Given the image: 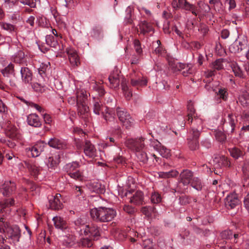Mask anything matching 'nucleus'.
I'll list each match as a JSON object with an SVG mask.
<instances>
[{
  "label": "nucleus",
  "instance_id": "47",
  "mask_svg": "<svg viewBox=\"0 0 249 249\" xmlns=\"http://www.w3.org/2000/svg\"><path fill=\"white\" fill-rule=\"evenodd\" d=\"M136 152L137 158L140 160V161L142 162L143 163H146L148 160V157L146 153L141 150Z\"/></svg>",
  "mask_w": 249,
  "mask_h": 249
},
{
  "label": "nucleus",
  "instance_id": "17",
  "mask_svg": "<svg viewBox=\"0 0 249 249\" xmlns=\"http://www.w3.org/2000/svg\"><path fill=\"white\" fill-rule=\"evenodd\" d=\"M48 144L50 147L58 149H63L67 148V144L65 141L56 137L51 138L48 141Z\"/></svg>",
  "mask_w": 249,
  "mask_h": 249
},
{
  "label": "nucleus",
  "instance_id": "11",
  "mask_svg": "<svg viewBox=\"0 0 249 249\" xmlns=\"http://www.w3.org/2000/svg\"><path fill=\"white\" fill-rule=\"evenodd\" d=\"M50 208L53 210H59L63 208V199L60 194L49 198Z\"/></svg>",
  "mask_w": 249,
  "mask_h": 249
},
{
  "label": "nucleus",
  "instance_id": "20",
  "mask_svg": "<svg viewBox=\"0 0 249 249\" xmlns=\"http://www.w3.org/2000/svg\"><path fill=\"white\" fill-rule=\"evenodd\" d=\"M139 26L140 34L143 35L154 32V29L153 24L150 22H148L145 20L142 21L139 23Z\"/></svg>",
  "mask_w": 249,
  "mask_h": 249
},
{
  "label": "nucleus",
  "instance_id": "54",
  "mask_svg": "<svg viewBox=\"0 0 249 249\" xmlns=\"http://www.w3.org/2000/svg\"><path fill=\"white\" fill-rule=\"evenodd\" d=\"M18 0H4V7L7 10H10L16 4Z\"/></svg>",
  "mask_w": 249,
  "mask_h": 249
},
{
  "label": "nucleus",
  "instance_id": "46",
  "mask_svg": "<svg viewBox=\"0 0 249 249\" xmlns=\"http://www.w3.org/2000/svg\"><path fill=\"white\" fill-rule=\"evenodd\" d=\"M69 175L71 178L76 180L82 181L84 179L83 174L79 170H77L73 173H70Z\"/></svg>",
  "mask_w": 249,
  "mask_h": 249
},
{
  "label": "nucleus",
  "instance_id": "12",
  "mask_svg": "<svg viewBox=\"0 0 249 249\" xmlns=\"http://www.w3.org/2000/svg\"><path fill=\"white\" fill-rule=\"evenodd\" d=\"M107 107V106L102 103L99 98L93 97L92 109L94 113L101 116Z\"/></svg>",
  "mask_w": 249,
  "mask_h": 249
},
{
  "label": "nucleus",
  "instance_id": "36",
  "mask_svg": "<svg viewBox=\"0 0 249 249\" xmlns=\"http://www.w3.org/2000/svg\"><path fill=\"white\" fill-rule=\"evenodd\" d=\"M231 156L235 159L242 157L244 155V151L240 148L234 147L229 149Z\"/></svg>",
  "mask_w": 249,
  "mask_h": 249
},
{
  "label": "nucleus",
  "instance_id": "1",
  "mask_svg": "<svg viewBox=\"0 0 249 249\" xmlns=\"http://www.w3.org/2000/svg\"><path fill=\"white\" fill-rule=\"evenodd\" d=\"M90 214L92 219L96 222H109L115 218L117 213L112 208L100 207L91 209Z\"/></svg>",
  "mask_w": 249,
  "mask_h": 249
},
{
  "label": "nucleus",
  "instance_id": "23",
  "mask_svg": "<svg viewBox=\"0 0 249 249\" xmlns=\"http://www.w3.org/2000/svg\"><path fill=\"white\" fill-rule=\"evenodd\" d=\"M54 226L57 229L64 231L68 227V224L64 219L60 216H56L53 219Z\"/></svg>",
  "mask_w": 249,
  "mask_h": 249
},
{
  "label": "nucleus",
  "instance_id": "39",
  "mask_svg": "<svg viewBox=\"0 0 249 249\" xmlns=\"http://www.w3.org/2000/svg\"><path fill=\"white\" fill-rule=\"evenodd\" d=\"M78 167H79V163L77 162H73L67 164L65 166V170L69 175L70 173L76 171Z\"/></svg>",
  "mask_w": 249,
  "mask_h": 249
},
{
  "label": "nucleus",
  "instance_id": "60",
  "mask_svg": "<svg viewBox=\"0 0 249 249\" xmlns=\"http://www.w3.org/2000/svg\"><path fill=\"white\" fill-rule=\"evenodd\" d=\"M240 44V51L249 48V42L246 39H242V40H239Z\"/></svg>",
  "mask_w": 249,
  "mask_h": 249
},
{
  "label": "nucleus",
  "instance_id": "27",
  "mask_svg": "<svg viewBox=\"0 0 249 249\" xmlns=\"http://www.w3.org/2000/svg\"><path fill=\"white\" fill-rule=\"evenodd\" d=\"M20 74L22 81L25 83H29L32 80V72L27 67H22L20 70Z\"/></svg>",
  "mask_w": 249,
  "mask_h": 249
},
{
  "label": "nucleus",
  "instance_id": "8",
  "mask_svg": "<svg viewBox=\"0 0 249 249\" xmlns=\"http://www.w3.org/2000/svg\"><path fill=\"white\" fill-rule=\"evenodd\" d=\"M237 120L235 115L229 114L227 117L224 120L223 124L224 131L227 133H232L234 130Z\"/></svg>",
  "mask_w": 249,
  "mask_h": 249
},
{
  "label": "nucleus",
  "instance_id": "3",
  "mask_svg": "<svg viewBox=\"0 0 249 249\" xmlns=\"http://www.w3.org/2000/svg\"><path fill=\"white\" fill-rule=\"evenodd\" d=\"M75 145L78 150L83 149L85 155L90 158H94L97 155V151L94 145L88 140L84 142L78 138L75 137Z\"/></svg>",
  "mask_w": 249,
  "mask_h": 249
},
{
  "label": "nucleus",
  "instance_id": "62",
  "mask_svg": "<svg viewBox=\"0 0 249 249\" xmlns=\"http://www.w3.org/2000/svg\"><path fill=\"white\" fill-rule=\"evenodd\" d=\"M133 43L136 52L138 54H140L142 53V49L140 41L137 39H135L134 40Z\"/></svg>",
  "mask_w": 249,
  "mask_h": 249
},
{
  "label": "nucleus",
  "instance_id": "16",
  "mask_svg": "<svg viewBox=\"0 0 249 249\" xmlns=\"http://www.w3.org/2000/svg\"><path fill=\"white\" fill-rule=\"evenodd\" d=\"M16 189V184L14 182L7 181H5L1 189L4 196H9L15 191Z\"/></svg>",
  "mask_w": 249,
  "mask_h": 249
},
{
  "label": "nucleus",
  "instance_id": "29",
  "mask_svg": "<svg viewBox=\"0 0 249 249\" xmlns=\"http://www.w3.org/2000/svg\"><path fill=\"white\" fill-rule=\"evenodd\" d=\"M74 229L79 233L83 235L87 225H85V222L81 218H78L73 222Z\"/></svg>",
  "mask_w": 249,
  "mask_h": 249
},
{
  "label": "nucleus",
  "instance_id": "43",
  "mask_svg": "<svg viewBox=\"0 0 249 249\" xmlns=\"http://www.w3.org/2000/svg\"><path fill=\"white\" fill-rule=\"evenodd\" d=\"M238 102L244 107L249 105V94L245 93L240 95L238 98Z\"/></svg>",
  "mask_w": 249,
  "mask_h": 249
},
{
  "label": "nucleus",
  "instance_id": "31",
  "mask_svg": "<svg viewBox=\"0 0 249 249\" xmlns=\"http://www.w3.org/2000/svg\"><path fill=\"white\" fill-rule=\"evenodd\" d=\"M108 80L112 88H116L119 87L120 83L119 75L118 71L113 72L108 77Z\"/></svg>",
  "mask_w": 249,
  "mask_h": 249
},
{
  "label": "nucleus",
  "instance_id": "7",
  "mask_svg": "<svg viewBox=\"0 0 249 249\" xmlns=\"http://www.w3.org/2000/svg\"><path fill=\"white\" fill-rule=\"evenodd\" d=\"M172 6L176 10L181 8L190 11L192 13L196 16V7L193 4L190 3L187 0H173L172 2Z\"/></svg>",
  "mask_w": 249,
  "mask_h": 249
},
{
  "label": "nucleus",
  "instance_id": "30",
  "mask_svg": "<svg viewBox=\"0 0 249 249\" xmlns=\"http://www.w3.org/2000/svg\"><path fill=\"white\" fill-rule=\"evenodd\" d=\"M143 202V194L141 191H137L130 198V202L136 205H142Z\"/></svg>",
  "mask_w": 249,
  "mask_h": 249
},
{
  "label": "nucleus",
  "instance_id": "21",
  "mask_svg": "<svg viewBox=\"0 0 249 249\" xmlns=\"http://www.w3.org/2000/svg\"><path fill=\"white\" fill-rule=\"evenodd\" d=\"M46 143L43 141L38 142L34 146L29 148L33 157L38 156L44 150Z\"/></svg>",
  "mask_w": 249,
  "mask_h": 249
},
{
  "label": "nucleus",
  "instance_id": "13",
  "mask_svg": "<svg viewBox=\"0 0 249 249\" xmlns=\"http://www.w3.org/2000/svg\"><path fill=\"white\" fill-rule=\"evenodd\" d=\"M25 165L28 169L31 174L35 178H36L40 174L42 168L37 163L33 160L25 162Z\"/></svg>",
  "mask_w": 249,
  "mask_h": 249
},
{
  "label": "nucleus",
  "instance_id": "35",
  "mask_svg": "<svg viewBox=\"0 0 249 249\" xmlns=\"http://www.w3.org/2000/svg\"><path fill=\"white\" fill-rule=\"evenodd\" d=\"M154 148L157 151H158L163 157H166L168 156L169 153L168 150L163 146H161V144L158 141L154 142L153 144Z\"/></svg>",
  "mask_w": 249,
  "mask_h": 249
},
{
  "label": "nucleus",
  "instance_id": "61",
  "mask_svg": "<svg viewBox=\"0 0 249 249\" xmlns=\"http://www.w3.org/2000/svg\"><path fill=\"white\" fill-rule=\"evenodd\" d=\"M20 2L25 5L29 6L31 8L36 6V0H19Z\"/></svg>",
  "mask_w": 249,
  "mask_h": 249
},
{
  "label": "nucleus",
  "instance_id": "50",
  "mask_svg": "<svg viewBox=\"0 0 249 249\" xmlns=\"http://www.w3.org/2000/svg\"><path fill=\"white\" fill-rule=\"evenodd\" d=\"M231 68L235 76L242 77L243 75V71L240 67L236 63H233Z\"/></svg>",
  "mask_w": 249,
  "mask_h": 249
},
{
  "label": "nucleus",
  "instance_id": "2",
  "mask_svg": "<svg viewBox=\"0 0 249 249\" xmlns=\"http://www.w3.org/2000/svg\"><path fill=\"white\" fill-rule=\"evenodd\" d=\"M241 236V233L233 232L231 230H225L220 233L216 244L218 246L228 244H237L239 242Z\"/></svg>",
  "mask_w": 249,
  "mask_h": 249
},
{
  "label": "nucleus",
  "instance_id": "32",
  "mask_svg": "<svg viewBox=\"0 0 249 249\" xmlns=\"http://www.w3.org/2000/svg\"><path fill=\"white\" fill-rule=\"evenodd\" d=\"M27 122L30 125L34 127H39L41 125L39 117L36 114H31L28 116Z\"/></svg>",
  "mask_w": 249,
  "mask_h": 249
},
{
  "label": "nucleus",
  "instance_id": "25",
  "mask_svg": "<svg viewBox=\"0 0 249 249\" xmlns=\"http://www.w3.org/2000/svg\"><path fill=\"white\" fill-rule=\"evenodd\" d=\"M67 53L71 64L77 66L80 64V62L77 52L73 49H70L67 50Z\"/></svg>",
  "mask_w": 249,
  "mask_h": 249
},
{
  "label": "nucleus",
  "instance_id": "14",
  "mask_svg": "<svg viewBox=\"0 0 249 249\" xmlns=\"http://www.w3.org/2000/svg\"><path fill=\"white\" fill-rule=\"evenodd\" d=\"M193 173L189 170H183L179 175L178 181L184 186H187L192 180Z\"/></svg>",
  "mask_w": 249,
  "mask_h": 249
},
{
  "label": "nucleus",
  "instance_id": "52",
  "mask_svg": "<svg viewBox=\"0 0 249 249\" xmlns=\"http://www.w3.org/2000/svg\"><path fill=\"white\" fill-rule=\"evenodd\" d=\"M216 93H217V95H218L220 98H221L224 100H227L228 94L226 89L220 87L218 89V92H216Z\"/></svg>",
  "mask_w": 249,
  "mask_h": 249
},
{
  "label": "nucleus",
  "instance_id": "64",
  "mask_svg": "<svg viewBox=\"0 0 249 249\" xmlns=\"http://www.w3.org/2000/svg\"><path fill=\"white\" fill-rule=\"evenodd\" d=\"M156 54L162 55L165 53V50L161 46H158L154 51Z\"/></svg>",
  "mask_w": 249,
  "mask_h": 249
},
{
  "label": "nucleus",
  "instance_id": "33",
  "mask_svg": "<svg viewBox=\"0 0 249 249\" xmlns=\"http://www.w3.org/2000/svg\"><path fill=\"white\" fill-rule=\"evenodd\" d=\"M87 99V92L83 89H77L76 91V104H86Z\"/></svg>",
  "mask_w": 249,
  "mask_h": 249
},
{
  "label": "nucleus",
  "instance_id": "40",
  "mask_svg": "<svg viewBox=\"0 0 249 249\" xmlns=\"http://www.w3.org/2000/svg\"><path fill=\"white\" fill-rule=\"evenodd\" d=\"M0 26L2 29L10 33L16 32L17 28L13 24L6 22H1L0 23Z\"/></svg>",
  "mask_w": 249,
  "mask_h": 249
},
{
  "label": "nucleus",
  "instance_id": "51",
  "mask_svg": "<svg viewBox=\"0 0 249 249\" xmlns=\"http://www.w3.org/2000/svg\"><path fill=\"white\" fill-rule=\"evenodd\" d=\"M239 40H235L229 47L230 51L232 53H239L240 51Z\"/></svg>",
  "mask_w": 249,
  "mask_h": 249
},
{
  "label": "nucleus",
  "instance_id": "38",
  "mask_svg": "<svg viewBox=\"0 0 249 249\" xmlns=\"http://www.w3.org/2000/svg\"><path fill=\"white\" fill-rule=\"evenodd\" d=\"M191 186L197 191H201L202 189V184L201 180L197 177H194L190 183Z\"/></svg>",
  "mask_w": 249,
  "mask_h": 249
},
{
  "label": "nucleus",
  "instance_id": "22",
  "mask_svg": "<svg viewBox=\"0 0 249 249\" xmlns=\"http://www.w3.org/2000/svg\"><path fill=\"white\" fill-rule=\"evenodd\" d=\"M101 116L105 121L106 123L108 124L113 122L115 119V111L112 108L107 107Z\"/></svg>",
  "mask_w": 249,
  "mask_h": 249
},
{
  "label": "nucleus",
  "instance_id": "4",
  "mask_svg": "<svg viewBox=\"0 0 249 249\" xmlns=\"http://www.w3.org/2000/svg\"><path fill=\"white\" fill-rule=\"evenodd\" d=\"M3 232L6 234V240H8V242L12 244H16L19 242L20 238L21 233L20 230L18 227L14 226L3 229Z\"/></svg>",
  "mask_w": 249,
  "mask_h": 249
},
{
  "label": "nucleus",
  "instance_id": "6",
  "mask_svg": "<svg viewBox=\"0 0 249 249\" xmlns=\"http://www.w3.org/2000/svg\"><path fill=\"white\" fill-rule=\"evenodd\" d=\"M200 134V131L196 128L193 127L190 130L187 140L188 147L191 150H196L198 148Z\"/></svg>",
  "mask_w": 249,
  "mask_h": 249
},
{
  "label": "nucleus",
  "instance_id": "19",
  "mask_svg": "<svg viewBox=\"0 0 249 249\" xmlns=\"http://www.w3.org/2000/svg\"><path fill=\"white\" fill-rule=\"evenodd\" d=\"M213 162L216 168H220L222 166H230V162L227 157L224 156H217L215 157L213 160Z\"/></svg>",
  "mask_w": 249,
  "mask_h": 249
},
{
  "label": "nucleus",
  "instance_id": "58",
  "mask_svg": "<svg viewBox=\"0 0 249 249\" xmlns=\"http://www.w3.org/2000/svg\"><path fill=\"white\" fill-rule=\"evenodd\" d=\"M215 137L216 139L220 142H223L226 139V135L221 131L215 132Z\"/></svg>",
  "mask_w": 249,
  "mask_h": 249
},
{
  "label": "nucleus",
  "instance_id": "56",
  "mask_svg": "<svg viewBox=\"0 0 249 249\" xmlns=\"http://www.w3.org/2000/svg\"><path fill=\"white\" fill-rule=\"evenodd\" d=\"M213 68L216 70H221L223 69V60L218 59L215 61L213 63Z\"/></svg>",
  "mask_w": 249,
  "mask_h": 249
},
{
  "label": "nucleus",
  "instance_id": "15",
  "mask_svg": "<svg viewBox=\"0 0 249 249\" xmlns=\"http://www.w3.org/2000/svg\"><path fill=\"white\" fill-rule=\"evenodd\" d=\"M240 201L235 194L228 195L225 198V204L228 209H232L239 204Z\"/></svg>",
  "mask_w": 249,
  "mask_h": 249
},
{
  "label": "nucleus",
  "instance_id": "37",
  "mask_svg": "<svg viewBox=\"0 0 249 249\" xmlns=\"http://www.w3.org/2000/svg\"><path fill=\"white\" fill-rule=\"evenodd\" d=\"M59 157L58 155L51 156L48 158L47 165L49 169H53L58 164Z\"/></svg>",
  "mask_w": 249,
  "mask_h": 249
},
{
  "label": "nucleus",
  "instance_id": "42",
  "mask_svg": "<svg viewBox=\"0 0 249 249\" xmlns=\"http://www.w3.org/2000/svg\"><path fill=\"white\" fill-rule=\"evenodd\" d=\"M133 9L131 6H128L125 10L126 16L125 17V21L127 24H133V19L132 18V13Z\"/></svg>",
  "mask_w": 249,
  "mask_h": 249
},
{
  "label": "nucleus",
  "instance_id": "59",
  "mask_svg": "<svg viewBox=\"0 0 249 249\" xmlns=\"http://www.w3.org/2000/svg\"><path fill=\"white\" fill-rule=\"evenodd\" d=\"M155 208L151 207H144L142 209V213L147 216L151 215L152 213H154Z\"/></svg>",
  "mask_w": 249,
  "mask_h": 249
},
{
  "label": "nucleus",
  "instance_id": "28",
  "mask_svg": "<svg viewBox=\"0 0 249 249\" xmlns=\"http://www.w3.org/2000/svg\"><path fill=\"white\" fill-rule=\"evenodd\" d=\"M122 89L123 94L127 100H130L132 97V89L131 87L127 84L125 80H123L121 83Z\"/></svg>",
  "mask_w": 249,
  "mask_h": 249
},
{
  "label": "nucleus",
  "instance_id": "9",
  "mask_svg": "<svg viewBox=\"0 0 249 249\" xmlns=\"http://www.w3.org/2000/svg\"><path fill=\"white\" fill-rule=\"evenodd\" d=\"M144 139L142 137L135 139H128L125 142V144L129 149L137 152L144 148Z\"/></svg>",
  "mask_w": 249,
  "mask_h": 249
},
{
  "label": "nucleus",
  "instance_id": "18",
  "mask_svg": "<svg viewBox=\"0 0 249 249\" xmlns=\"http://www.w3.org/2000/svg\"><path fill=\"white\" fill-rule=\"evenodd\" d=\"M83 234L85 235L89 234V236L93 237L94 240L97 239L100 236L99 229L95 225H87Z\"/></svg>",
  "mask_w": 249,
  "mask_h": 249
},
{
  "label": "nucleus",
  "instance_id": "45",
  "mask_svg": "<svg viewBox=\"0 0 249 249\" xmlns=\"http://www.w3.org/2000/svg\"><path fill=\"white\" fill-rule=\"evenodd\" d=\"M151 201L153 204H158L161 202V195L157 192L154 191L151 194Z\"/></svg>",
  "mask_w": 249,
  "mask_h": 249
},
{
  "label": "nucleus",
  "instance_id": "24",
  "mask_svg": "<svg viewBox=\"0 0 249 249\" xmlns=\"http://www.w3.org/2000/svg\"><path fill=\"white\" fill-rule=\"evenodd\" d=\"M78 115L84 119H86L89 115V108L87 103L76 104Z\"/></svg>",
  "mask_w": 249,
  "mask_h": 249
},
{
  "label": "nucleus",
  "instance_id": "49",
  "mask_svg": "<svg viewBox=\"0 0 249 249\" xmlns=\"http://www.w3.org/2000/svg\"><path fill=\"white\" fill-rule=\"evenodd\" d=\"M14 66L13 64H9L6 68L1 71L4 76H8L9 74H13L14 71Z\"/></svg>",
  "mask_w": 249,
  "mask_h": 249
},
{
  "label": "nucleus",
  "instance_id": "63",
  "mask_svg": "<svg viewBox=\"0 0 249 249\" xmlns=\"http://www.w3.org/2000/svg\"><path fill=\"white\" fill-rule=\"evenodd\" d=\"M32 88L34 90L37 92H42L44 90L43 87L37 83H34L32 84Z\"/></svg>",
  "mask_w": 249,
  "mask_h": 249
},
{
  "label": "nucleus",
  "instance_id": "53",
  "mask_svg": "<svg viewBox=\"0 0 249 249\" xmlns=\"http://www.w3.org/2000/svg\"><path fill=\"white\" fill-rule=\"evenodd\" d=\"M93 89L97 92L99 96L100 97L103 96L105 93V91L103 86L100 85L94 84L92 86Z\"/></svg>",
  "mask_w": 249,
  "mask_h": 249
},
{
  "label": "nucleus",
  "instance_id": "34",
  "mask_svg": "<svg viewBox=\"0 0 249 249\" xmlns=\"http://www.w3.org/2000/svg\"><path fill=\"white\" fill-rule=\"evenodd\" d=\"M12 60L14 62L19 64L25 63L26 61L25 58V54L22 51H18L13 55Z\"/></svg>",
  "mask_w": 249,
  "mask_h": 249
},
{
  "label": "nucleus",
  "instance_id": "26",
  "mask_svg": "<svg viewBox=\"0 0 249 249\" xmlns=\"http://www.w3.org/2000/svg\"><path fill=\"white\" fill-rule=\"evenodd\" d=\"M177 67L179 71H182L181 73L184 76H189L194 72V70L188 64L179 63Z\"/></svg>",
  "mask_w": 249,
  "mask_h": 249
},
{
  "label": "nucleus",
  "instance_id": "10",
  "mask_svg": "<svg viewBox=\"0 0 249 249\" xmlns=\"http://www.w3.org/2000/svg\"><path fill=\"white\" fill-rule=\"evenodd\" d=\"M147 80L143 77L141 73H136L133 72L130 76V84L134 87H137L139 89V87H143L147 85Z\"/></svg>",
  "mask_w": 249,
  "mask_h": 249
},
{
  "label": "nucleus",
  "instance_id": "48",
  "mask_svg": "<svg viewBox=\"0 0 249 249\" xmlns=\"http://www.w3.org/2000/svg\"><path fill=\"white\" fill-rule=\"evenodd\" d=\"M103 30L102 27L99 25H95L92 28L91 35L95 37H98L102 34Z\"/></svg>",
  "mask_w": 249,
  "mask_h": 249
},
{
  "label": "nucleus",
  "instance_id": "55",
  "mask_svg": "<svg viewBox=\"0 0 249 249\" xmlns=\"http://www.w3.org/2000/svg\"><path fill=\"white\" fill-rule=\"evenodd\" d=\"M187 108H188V121H190V119H191V117L192 116H194V118H195V110L194 108V107L193 106V105L191 103H190L188 104L187 106Z\"/></svg>",
  "mask_w": 249,
  "mask_h": 249
},
{
  "label": "nucleus",
  "instance_id": "57",
  "mask_svg": "<svg viewBox=\"0 0 249 249\" xmlns=\"http://www.w3.org/2000/svg\"><path fill=\"white\" fill-rule=\"evenodd\" d=\"M243 130H249V112L246 114L243 118Z\"/></svg>",
  "mask_w": 249,
  "mask_h": 249
},
{
  "label": "nucleus",
  "instance_id": "44",
  "mask_svg": "<svg viewBox=\"0 0 249 249\" xmlns=\"http://www.w3.org/2000/svg\"><path fill=\"white\" fill-rule=\"evenodd\" d=\"M73 189L75 196L79 199L84 197L85 194L82 186L75 185L73 187Z\"/></svg>",
  "mask_w": 249,
  "mask_h": 249
},
{
  "label": "nucleus",
  "instance_id": "41",
  "mask_svg": "<svg viewBox=\"0 0 249 249\" xmlns=\"http://www.w3.org/2000/svg\"><path fill=\"white\" fill-rule=\"evenodd\" d=\"M78 245L83 248H90L93 245V242L88 238H82L78 242Z\"/></svg>",
  "mask_w": 249,
  "mask_h": 249
},
{
  "label": "nucleus",
  "instance_id": "5",
  "mask_svg": "<svg viewBox=\"0 0 249 249\" xmlns=\"http://www.w3.org/2000/svg\"><path fill=\"white\" fill-rule=\"evenodd\" d=\"M116 112L119 121L126 128L128 129L133 125L134 120L125 109L118 107Z\"/></svg>",
  "mask_w": 249,
  "mask_h": 249
}]
</instances>
